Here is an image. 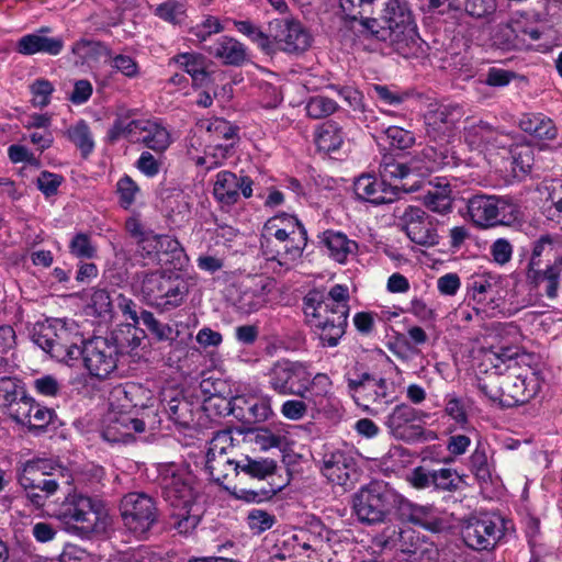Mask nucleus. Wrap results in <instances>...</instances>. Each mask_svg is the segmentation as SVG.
<instances>
[{
	"mask_svg": "<svg viewBox=\"0 0 562 562\" xmlns=\"http://www.w3.org/2000/svg\"><path fill=\"white\" fill-rule=\"evenodd\" d=\"M176 63L192 77L195 86H203L207 80L205 58L200 54L183 53L176 56Z\"/></svg>",
	"mask_w": 562,
	"mask_h": 562,
	"instance_id": "nucleus-47",
	"label": "nucleus"
},
{
	"mask_svg": "<svg viewBox=\"0 0 562 562\" xmlns=\"http://www.w3.org/2000/svg\"><path fill=\"white\" fill-rule=\"evenodd\" d=\"M310 325L323 346L335 347L345 334L347 318H311Z\"/></svg>",
	"mask_w": 562,
	"mask_h": 562,
	"instance_id": "nucleus-38",
	"label": "nucleus"
},
{
	"mask_svg": "<svg viewBox=\"0 0 562 562\" xmlns=\"http://www.w3.org/2000/svg\"><path fill=\"white\" fill-rule=\"evenodd\" d=\"M398 220L401 229L414 244L427 248L439 244L437 221L420 207L406 206Z\"/></svg>",
	"mask_w": 562,
	"mask_h": 562,
	"instance_id": "nucleus-14",
	"label": "nucleus"
},
{
	"mask_svg": "<svg viewBox=\"0 0 562 562\" xmlns=\"http://www.w3.org/2000/svg\"><path fill=\"white\" fill-rule=\"evenodd\" d=\"M67 136L80 150L82 157H88L94 149V140L86 121L80 120L67 130Z\"/></svg>",
	"mask_w": 562,
	"mask_h": 562,
	"instance_id": "nucleus-51",
	"label": "nucleus"
},
{
	"mask_svg": "<svg viewBox=\"0 0 562 562\" xmlns=\"http://www.w3.org/2000/svg\"><path fill=\"white\" fill-rule=\"evenodd\" d=\"M145 431V422L136 415H126L119 411L105 413L102 420L101 435L111 443H127L134 439L135 434Z\"/></svg>",
	"mask_w": 562,
	"mask_h": 562,
	"instance_id": "nucleus-19",
	"label": "nucleus"
},
{
	"mask_svg": "<svg viewBox=\"0 0 562 562\" xmlns=\"http://www.w3.org/2000/svg\"><path fill=\"white\" fill-rule=\"evenodd\" d=\"M389 144L397 149H408L416 143L415 134L397 125H390L383 130Z\"/></svg>",
	"mask_w": 562,
	"mask_h": 562,
	"instance_id": "nucleus-60",
	"label": "nucleus"
},
{
	"mask_svg": "<svg viewBox=\"0 0 562 562\" xmlns=\"http://www.w3.org/2000/svg\"><path fill=\"white\" fill-rule=\"evenodd\" d=\"M507 520L501 515L485 513L470 517L461 536L464 544L474 551H492L505 537Z\"/></svg>",
	"mask_w": 562,
	"mask_h": 562,
	"instance_id": "nucleus-6",
	"label": "nucleus"
},
{
	"mask_svg": "<svg viewBox=\"0 0 562 562\" xmlns=\"http://www.w3.org/2000/svg\"><path fill=\"white\" fill-rule=\"evenodd\" d=\"M518 126L525 133L546 140H553L558 136V128L553 121L542 113H525L518 121Z\"/></svg>",
	"mask_w": 562,
	"mask_h": 562,
	"instance_id": "nucleus-37",
	"label": "nucleus"
},
{
	"mask_svg": "<svg viewBox=\"0 0 562 562\" xmlns=\"http://www.w3.org/2000/svg\"><path fill=\"white\" fill-rule=\"evenodd\" d=\"M201 359L202 353L195 347L181 341L171 346L165 356V364L182 375H190L198 371Z\"/></svg>",
	"mask_w": 562,
	"mask_h": 562,
	"instance_id": "nucleus-31",
	"label": "nucleus"
},
{
	"mask_svg": "<svg viewBox=\"0 0 562 562\" xmlns=\"http://www.w3.org/2000/svg\"><path fill=\"white\" fill-rule=\"evenodd\" d=\"M155 151H164L170 145L169 132L159 123L147 120L146 128L143 130L138 142Z\"/></svg>",
	"mask_w": 562,
	"mask_h": 562,
	"instance_id": "nucleus-45",
	"label": "nucleus"
},
{
	"mask_svg": "<svg viewBox=\"0 0 562 562\" xmlns=\"http://www.w3.org/2000/svg\"><path fill=\"white\" fill-rule=\"evenodd\" d=\"M333 531L321 520H312L304 530L293 537L297 543V550L306 553L308 559L314 558L326 542L330 541Z\"/></svg>",
	"mask_w": 562,
	"mask_h": 562,
	"instance_id": "nucleus-32",
	"label": "nucleus"
},
{
	"mask_svg": "<svg viewBox=\"0 0 562 562\" xmlns=\"http://www.w3.org/2000/svg\"><path fill=\"white\" fill-rule=\"evenodd\" d=\"M134 324H125L123 325L119 333L127 334L126 344L132 347H137L140 345V334L143 330H138L136 325L139 324V321L143 322V325L150 331L157 339L159 340H173L179 331L178 328L162 322L161 318H132Z\"/></svg>",
	"mask_w": 562,
	"mask_h": 562,
	"instance_id": "nucleus-29",
	"label": "nucleus"
},
{
	"mask_svg": "<svg viewBox=\"0 0 562 562\" xmlns=\"http://www.w3.org/2000/svg\"><path fill=\"white\" fill-rule=\"evenodd\" d=\"M268 378L270 387L278 394L299 396L311 380V372L302 362L282 360L269 370Z\"/></svg>",
	"mask_w": 562,
	"mask_h": 562,
	"instance_id": "nucleus-16",
	"label": "nucleus"
},
{
	"mask_svg": "<svg viewBox=\"0 0 562 562\" xmlns=\"http://www.w3.org/2000/svg\"><path fill=\"white\" fill-rule=\"evenodd\" d=\"M78 341L81 342L82 337L76 333L71 341H69V337L67 340H61L58 345H54L53 350L49 353L59 362L72 367L80 358L83 360V346H78Z\"/></svg>",
	"mask_w": 562,
	"mask_h": 562,
	"instance_id": "nucleus-46",
	"label": "nucleus"
},
{
	"mask_svg": "<svg viewBox=\"0 0 562 562\" xmlns=\"http://www.w3.org/2000/svg\"><path fill=\"white\" fill-rule=\"evenodd\" d=\"M238 468V473L243 472L250 477L263 480L267 476L274 473L277 464L271 459H250L249 457H244L238 460L236 464Z\"/></svg>",
	"mask_w": 562,
	"mask_h": 562,
	"instance_id": "nucleus-50",
	"label": "nucleus"
},
{
	"mask_svg": "<svg viewBox=\"0 0 562 562\" xmlns=\"http://www.w3.org/2000/svg\"><path fill=\"white\" fill-rule=\"evenodd\" d=\"M469 469L479 482L492 481L494 464L488 456V446L482 440H477L475 449L469 458Z\"/></svg>",
	"mask_w": 562,
	"mask_h": 562,
	"instance_id": "nucleus-42",
	"label": "nucleus"
},
{
	"mask_svg": "<svg viewBox=\"0 0 562 562\" xmlns=\"http://www.w3.org/2000/svg\"><path fill=\"white\" fill-rule=\"evenodd\" d=\"M375 38L389 42L394 50L405 58L416 57L423 50L415 24L397 31H375Z\"/></svg>",
	"mask_w": 562,
	"mask_h": 562,
	"instance_id": "nucleus-27",
	"label": "nucleus"
},
{
	"mask_svg": "<svg viewBox=\"0 0 562 562\" xmlns=\"http://www.w3.org/2000/svg\"><path fill=\"white\" fill-rule=\"evenodd\" d=\"M147 120H123L117 119L108 132L111 142H115L121 137H126L133 143H137L144 128H146Z\"/></svg>",
	"mask_w": 562,
	"mask_h": 562,
	"instance_id": "nucleus-49",
	"label": "nucleus"
},
{
	"mask_svg": "<svg viewBox=\"0 0 562 562\" xmlns=\"http://www.w3.org/2000/svg\"><path fill=\"white\" fill-rule=\"evenodd\" d=\"M254 181L248 176L238 177L236 173L223 170L216 175L213 187L214 198L223 205L238 202L240 194L248 199L252 195Z\"/></svg>",
	"mask_w": 562,
	"mask_h": 562,
	"instance_id": "nucleus-21",
	"label": "nucleus"
},
{
	"mask_svg": "<svg viewBox=\"0 0 562 562\" xmlns=\"http://www.w3.org/2000/svg\"><path fill=\"white\" fill-rule=\"evenodd\" d=\"M472 404V400L465 395L448 393L445 396V413L458 425L464 427L469 422Z\"/></svg>",
	"mask_w": 562,
	"mask_h": 562,
	"instance_id": "nucleus-44",
	"label": "nucleus"
},
{
	"mask_svg": "<svg viewBox=\"0 0 562 562\" xmlns=\"http://www.w3.org/2000/svg\"><path fill=\"white\" fill-rule=\"evenodd\" d=\"M337 109L336 101L324 95L311 97L305 105L307 116L314 120L327 117L335 113Z\"/></svg>",
	"mask_w": 562,
	"mask_h": 562,
	"instance_id": "nucleus-58",
	"label": "nucleus"
},
{
	"mask_svg": "<svg viewBox=\"0 0 562 562\" xmlns=\"http://www.w3.org/2000/svg\"><path fill=\"white\" fill-rule=\"evenodd\" d=\"M142 292L149 304L168 311L169 306H178L183 301L188 293V283L178 274L157 271L144 274Z\"/></svg>",
	"mask_w": 562,
	"mask_h": 562,
	"instance_id": "nucleus-9",
	"label": "nucleus"
},
{
	"mask_svg": "<svg viewBox=\"0 0 562 562\" xmlns=\"http://www.w3.org/2000/svg\"><path fill=\"white\" fill-rule=\"evenodd\" d=\"M348 389L359 406L378 413L392 404L395 400L391 384L383 378L362 373L357 378H348Z\"/></svg>",
	"mask_w": 562,
	"mask_h": 562,
	"instance_id": "nucleus-10",
	"label": "nucleus"
},
{
	"mask_svg": "<svg viewBox=\"0 0 562 562\" xmlns=\"http://www.w3.org/2000/svg\"><path fill=\"white\" fill-rule=\"evenodd\" d=\"M160 484L164 498L171 507V526L180 535L191 533L202 516V509L195 502V476L187 467L169 464L161 472Z\"/></svg>",
	"mask_w": 562,
	"mask_h": 562,
	"instance_id": "nucleus-2",
	"label": "nucleus"
},
{
	"mask_svg": "<svg viewBox=\"0 0 562 562\" xmlns=\"http://www.w3.org/2000/svg\"><path fill=\"white\" fill-rule=\"evenodd\" d=\"M512 165L516 177H524L531 171L535 161L533 149L528 145L515 146L512 149Z\"/></svg>",
	"mask_w": 562,
	"mask_h": 562,
	"instance_id": "nucleus-56",
	"label": "nucleus"
},
{
	"mask_svg": "<svg viewBox=\"0 0 562 562\" xmlns=\"http://www.w3.org/2000/svg\"><path fill=\"white\" fill-rule=\"evenodd\" d=\"M91 306L98 316L116 313H122L123 316H137L135 303L116 291L94 290L91 295Z\"/></svg>",
	"mask_w": 562,
	"mask_h": 562,
	"instance_id": "nucleus-28",
	"label": "nucleus"
},
{
	"mask_svg": "<svg viewBox=\"0 0 562 562\" xmlns=\"http://www.w3.org/2000/svg\"><path fill=\"white\" fill-rule=\"evenodd\" d=\"M25 393L19 380L2 376L0 378V406L7 411L16 400Z\"/></svg>",
	"mask_w": 562,
	"mask_h": 562,
	"instance_id": "nucleus-59",
	"label": "nucleus"
},
{
	"mask_svg": "<svg viewBox=\"0 0 562 562\" xmlns=\"http://www.w3.org/2000/svg\"><path fill=\"white\" fill-rule=\"evenodd\" d=\"M306 231L302 222L295 216L288 213L278 214L269 218L263 225L260 239L268 236H288L296 232Z\"/></svg>",
	"mask_w": 562,
	"mask_h": 562,
	"instance_id": "nucleus-39",
	"label": "nucleus"
},
{
	"mask_svg": "<svg viewBox=\"0 0 562 562\" xmlns=\"http://www.w3.org/2000/svg\"><path fill=\"white\" fill-rule=\"evenodd\" d=\"M528 286L549 299L558 296L562 283V236L542 234L531 243L525 268Z\"/></svg>",
	"mask_w": 562,
	"mask_h": 562,
	"instance_id": "nucleus-3",
	"label": "nucleus"
},
{
	"mask_svg": "<svg viewBox=\"0 0 562 562\" xmlns=\"http://www.w3.org/2000/svg\"><path fill=\"white\" fill-rule=\"evenodd\" d=\"M323 475L334 484L346 486L356 475V459L350 450L327 448L322 461Z\"/></svg>",
	"mask_w": 562,
	"mask_h": 562,
	"instance_id": "nucleus-20",
	"label": "nucleus"
},
{
	"mask_svg": "<svg viewBox=\"0 0 562 562\" xmlns=\"http://www.w3.org/2000/svg\"><path fill=\"white\" fill-rule=\"evenodd\" d=\"M452 190L448 182L432 184L423 196L424 205L431 212L445 215L452 211Z\"/></svg>",
	"mask_w": 562,
	"mask_h": 562,
	"instance_id": "nucleus-40",
	"label": "nucleus"
},
{
	"mask_svg": "<svg viewBox=\"0 0 562 562\" xmlns=\"http://www.w3.org/2000/svg\"><path fill=\"white\" fill-rule=\"evenodd\" d=\"M452 70L462 80H469L475 77L479 70V61L468 53L457 54L452 57Z\"/></svg>",
	"mask_w": 562,
	"mask_h": 562,
	"instance_id": "nucleus-64",
	"label": "nucleus"
},
{
	"mask_svg": "<svg viewBox=\"0 0 562 562\" xmlns=\"http://www.w3.org/2000/svg\"><path fill=\"white\" fill-rule=\"evenodd\" d=\"M436 146L428 145L411 159V167L420 175L430 173L445 167L457 165V157L448 142L439 140Z\"/></svg>",
	"mask_w": 562,
	"mask_h": 562,
	"instance_id": "nucleus-23",
	"label": "nucleus"
},
{
	"mask_svg": "<svg viewBox=\"0 0 562 562\" xmlns=\"http://www.w3.org/2000/svg\"><path fill=\"white\" fill-rule=\"evenodd\" d=\"M336 303L329 304L325 299V293L321 291H311L304 299L305 316H321L322 314H338Z\"/></svg>",
	"mask_w": 562,
	"mask_h": 562,
	"instance_id": "nucleus-54",
	"label": "nucleus"
},
{
	"mask_svg": "<svg viewBox=\"0 0 562 562\" xmlns=\"http://www.w3.org/2000/svg\"><path fill=\"white\" fill-rule=\"evenodd\" d=\"M496 132L484 121L473 122L464 127V139L471 146L479 148L495 140Z\"/></svg>",
	"mask_w": 562,
	"mask_h": 562,
	"instance_id": "nucleus-53",
	"label": "nucleus"
},
{
	"mask_svg": "<svg viewBox=\"0 0 562 562\" xmlns=\"http://www.w3.org/2000/svg\"><path fill=\"white\" fill-rule=\"evenodd\" d=\"M100 507L89 496L72 493L68 494L57 510V518L66 525H75L85 535L98 529Z\"/></svg>",
	"mask_w": 562,
	"mask_h": 562,
	"instance_id": "nucleus-12",
	"label": "nucleus"
},
{
	"mask_svg": "<svg viewBox=\"0 0 562 562\" xmlns=\"http://www.w3.org/2000/svg\"><path fill=\"white\" fill-rule=\"evenodd\" d=\"M468 214L473 224L482 228L510 226L522 218L519 205L510 199L485 194H476L469 199Z\"/></svg>",
	"mask_w": 562,
	"mask_h": 562,
	"instance_id": "nucleus-5",
	"label": "nucleus"
},
{
	"mask_svg": "<svg viewBox=\"0 0 562 562\" xmlns=\"http://www.w3.org/2000/svg\"><path fill=\"white\" fill-rule=\"evenodd\" d=\"M63 48L64 41L61 37H48L42 34H26L16 42V52L25 56L38 53L56 56Z\"/></svg>",
	"mask_w": 562,
	"mask_h": 562,
	"instance_id": "nucleus-34",
	"label": "nucleus"
},
{
	"mask_svg": "<svg viewBox=\"0 0 562 562\" xmlns=\"http://www.w3.org/2000/svg\"><path fill=\"white\" fill-rule=\"evenodd\" d=\"M485 361L490 362L501 373L502 364L508 371L496 390L487 384H480L481 391L493 402L502 406L525 404L532 400L540 391L542 379L540 373L531 368L532 355L520 351L509 345L491 346L484 351Z\"/></svg>",
	"mask_w": 562,
	"mask_h": 562,
	"instance_id": "nucleus-1",
	"label": "nucleus"
},
{
	"mask_svg": "<svg viewBox=\"0 0 562 562\" xmlns=\"http://www.w3.org/2000/svg\"><path fill=\"white\" fill-rule=\"evenodd\" d=\"M319 243L327 249L328 256L339 263L347 261L348 256L356 254L358 245L346 234L327 229L319 235Z\"/></svg>",
	"mask_w": 562,
	"mask_h": 562,
	"instance_id": "nucleus-35",
	"label": "nucleus"
},
{
	"mask_svg": "<svg viewBox=\"0 0 562 562\" xmlns=\"http://www.w3.org/2000/svg\"><path fill=\"white\" fill-rule=\"evenodd\" d=\"M405 497L383 481H372L362 486L352 497V510L357 519L366 525L384 522Z\"/></svg>",
	"mask_w": 562,
	"mask_h": 562,
	"instance_id": "nucleus-4",
	"label": "nucleus"
},
{
	"mask_svg": "<svg viewBox=\"0 0 562 562\" xmlns=\"http://www.w3.org/2000/svg\"><path fill=\"white\" fill-rule=\"evenodd\" d=\"M69 336L70 331L67 328L65 318H44L36 323L33 340L49 353L54 345H58L61 340H67Z\"/></svg>",
	"mask_w": 562,
	"mask_h": 562,
	"instance_id": "nucleus-30",
	"label": "nucleus"
},
{
	"mask_svg": "<svg viewBox=\"0 0 562 562\" xmlns=\"http://www.w3.org/2000/svg\"><path fill=\"white\" fill-rule=\"evenodd\" d=\"M454 10H464L469 15L483 18L496 9L495 0H454L449 2Z\"/></svg>",
	"mask_w": 562,
	"mask_h": 562,
	"instance_id": "nucleus-57",
	"label": "nucleus"
},
{
	"mask_svg": "<svg viewBox=\"0 0 562 562\" xmlns=\"http://www.w3.org/2000/svg\"><path fill=\"white\" fill-rule=\"evenodd\" d=\"M69 251L76 258L92 259L97 255V247L88 234L78 233L69 243Z\"/></svg>",
	"mask_w": 562,
	"mask_h": 562,
	"instance_id": "nucleus-63",
	"label": "nucleus"
},
{
	"mask_svg": "<svg viewBox=\"0 0 562 562\" xmlns=\"http://www.w3.org/2000/svg\"><path fill=\"white\" fill-rule=\"evenodd\" d=\"M136 246V254L142 258L144 266L164 261V259L158 256L157 234H154V232L138 240Z\"/></svg>",
	"mask_w": 562,
	"mask_h": 562,
	"instance_id": "nucleus-62",
	"label": "nucleus"
},
{
	"mask_svg": "<svg viewBox=\"0 0 562 562\" xmlns=\"http://www.w3.org/2000/svg\"><path fill=\"white\" fill-rule=\"evenodd\" d=\"M201 126H204L215 139L233 140L237 137V126L221 117L203 121Z\"/></svg>",
	"mask_w": 562,
	"mask_h": 562,
	"instance_id": "nucleus-61",
	"label": "nucleus"
},
{
	"mask_svg": "<svg viewBox=\"0 0 562 562\" xmlns=\"http://www.w3.org/2000/svg\"><path fill=\"white\" fill-rule=\"evenodd\" d=\"M237 463L232 435L227 431L217 432L209 445L205 471L215 483L224 485L231 474H238Z\"/></svg>",
	"mask_w": 562,
	"mask_h": 562,
	"instance_id": "nucleus-11",
	"label": "nucleus"
},
{
	"mask_svg": "<svg viewBox=\"0 0 562 562\" xmlns=\"http://www.w3.org/2000/svg\"><path fill=\"white\" fill-rule=\"evenodd\" d=\"M204 49L225 65L239 66L247 57L245 46L237 40L228 36H221L214 44Z\"/></svg>",
	"mask_w": 562,
	"mask_h": 562,
	"instance_id": "nucleus-36",
	"label": "nucleus"
},
{
	"mask_svg": "<svg viewBox=\"0 0 562 562\" xmlns=\"http://www.w3.org/2000/svg\"><path fill=\"white\" fill-rule=\"evenodd\" d=\"M71 52L74 55L78 56L81 61L94 59L99 56L111 57V49L106 45L101 42L85 38L77 41L72 45Z\"/></svg>",
	"mask_w": 562,
	"mask_h": 562,
	"instance_id": "nucleus-55",
	"label": "nucleus"
},
{
	"mask_svg": "<svg viewBox=\"0 0 562 562\" xmlns=\"http://www.w3.org/2000/svg\"><path fill=\"white\" fill-rule=\"evenodd\" d=\"M356 195L372 204H385L394 202L402 192L397 186L385 183L372 175H362L355 181Z\"/></svg>",
	"mask_w": 562,
	"mask_h": 562,
	"instance_id": "nucleus-26",
	"label": "nucleus"
},
{
	"mask_svg": "<svg viewBox=\"0 0 562 562\" xmlns=\"http://www.w3.org/2000/svg\"><path fill=\"white\" fill-rule=\"evenodd\" d=\"M121 516L126 529L135 537L146 535L157 519L151 497L144 493H128L121 502Z\"/></svg>",
	"mask_w": 562,
	"mask_h": 562,
	"instance_id": "nucleus-13",
	"label": "nucleus"
},
{
	"mask_svg": "<svg viewBox=\"0 0 562 562\" xmlns=\"http://www.w3.org/2000/svg\"><path fill=\"white\" fill-rule=\"evenodd\" d=\"M398 509L408 510L411 521L425 529L430 531H439L441 529V520L434 506L416 505L405 498V503L398 504Z\"/></svg>",
	"mask_w": 562,
	"mask_h": 562,
	"instance_id": "nucleus-43",
	"label": "nucleus"
},
{
	"mask_svg": "<svg viewBox=\"0 0 562 562\" xmlns=\"http://www.w3.org/2000/svg\"><path fill=\"white\" fill-rule=\"evenodd\" d=\"M519 19H510L509 22L499 24L494 33V43L502 49H520L522 41L518 37Z\"/></svg>",
	"mask_w": 562,
	"mask_h": 562,
	"instance_id": "nucleus-48",
	"label": "nucleus"
},
{
	"mask_svg": "<svg viewBox=\"0 0 562 562\" xmlns=\"http://www.w3.org/2000/svg\"><path fill=\"white\" fill-rule=\"evenodd\" d=\"M381 5L379 18H367L363 27L373 37L375 31H397L413 25L414 20L406 0H376Z\"/></svg>",
	"mask_w": 562,
	"mask_h": 562,
	"instance_id": "nucleus-18",
	"label": "nucleus"
},
{
	"mask_svg": "<svg viewBox=\"0 0 562 562\" xmlns=\"http://www.w3.org/2000/svg\"><path fill=\"white\" fill-rule=\"evenodd\" d=\"M409 170H413L411 166L397 161L390 153H384L379 162L380 177L385 183L406 178Z\"/></svg>",
	"mask_w": 562,
	"mask_h": 562,
	"instance_id": "nucleus-52",
	"label": "nucleus"
},
{
	"mask_svg": "<svg viewBox=\"0 0 562 562\" xmlns=\"http://www.w3.org/2000/svg\"><path fill=\"white\" fill-rule=\"evenodd\" d=\"M126 342V337L116 333L112 339L94 337L83 342V367L91 378L105 380L111 378L117 368L120 356L119 344Z\"/></svg>",
	"mask_w": 562,
	"mask_h": 562,
	"instance_id": "nucleus-7",
	"label": "nucleus"
},
{
	"mask_svg": "<svg viewBox=\"0 0 562 562\" xmlns=\"http://www.w3.org/2000/svg\"><path fill=\"white\" fill-rule=\"evenodd\" d=\"M420 417L422 414L414 407L400 404L386 417L385 425L394 438L411 441L420 434V428L416 425Z\"/></svg>",
	"mask_w": 562,
	"mask_h": 562,
	"instance_id": "nucleus-24",
	"label": "nucleus"
},
{
	"mask_svg": "<svg viewBox=\"0 0 562 562\" xmlns=\"http://www.w3.org/2000/svg\"><path fill=\"white\" fill-rule=\"evenodd\" d=\"M346 134L335 121L323 123L315 134V144L318 150L330 154L337 151L344 144Z\"/></svg>",
	"mask_w": 562,
	"mask_h": 562,
	"instance_id": "nucleus-41",
	"label": "nucleus"
},
{
	"mask_svg": "<svg viewBox=\"0 0 562 562\" xmlns=\"http://www.w3.org/2000/svg\"><path fill=\"white\" fill-rule=\"evenodd\" d=\"M57 469L59 467L44 459L27 461L24 464L19 483L35 507H43L47 498L57 492L59 484L53 477Z\"/></svg>",
	"mask_w": 562,
	"mask_h": 562,
	"instance_id": "nucleus-8",
	"label": "nucleus"
},
{
	"mask_svg": "<svg viewBox=\"0 0 562 562\" xmlns=\"http://www.w3.org/2000/svg\"><path fill=\"white\" fill-rule=\"evenodd\" d=\"M307 245V232L301 231L288 236H268L260 239L262 255L267 260L277 261L281 267L289 269L299 260Z\"/></svg>",
	"mask_w": 562,
	"mask_h": 562,
	"instance_id": "nucleus-15",
	"label": "nucleus"
},
{
	"mask_svg": "<svg viewBox=\"0 0 562 562\" xmlns=\"http://www.w3.org/2000/svg\"><path fill=\"white\" fill-rule=\"evenodd\" d=\"M460 117L458 108L440 105L425 115L426 135L430 142H448Z\"/></svg>",
	"mask_w": 562,
	"mask_h": 562,
	"instance_id": "nucleus-25",
	"label": "nucleus"
},
{
	"mask_svg": "<svg viewBox=\"0 0 562 562\" xmlns=\"http://www.w3.org/2000/svg\"><path fill=\"white\" fill-rule=\"evenodd\" d=\"M269 34L279 48L286 53L305 52L312 42L311 34L302 23L288 16L270 21Z\"/></svg>",
	"mask_w": 562,
	"mask_h": 562,
	"instance_id": "nucleus-17",
	"label": "nucleus"
},
{
	"mask_svg": "<svg viewBox=\"0 0 562 562\" xmlns=\"http://www.w3.org/2000/svg\"><path fill=\"white\" fill-rule=\"evenodd\" d=\"M148 400L147 391L143 386L135 383L120 384L110 392L109 409L139 416L140 411L147 407Z\"/></svg>",
	"mask_w": 562,
	"mask_h": 562,
	"instance_id": "nucleus-22",
	"label": "nucleus"
},
{
	"mask_svg": "<svg viewBox=\"0 0 562 562\" xmlns=\"http://www.w3.org/2000/svg\"><path fill=\"white\" fill-rule=\"evenodd\" d=\"M331 381L325 373H317L308 382H305V390L299 397L305 400L317 412L325 411L333 401Z\"/></svg>",
	"mask_w": 562,
	"mask_h": 562,
	"instance_id": "nucleus-33",
	"label": "nucleus"
}]
</instances>
